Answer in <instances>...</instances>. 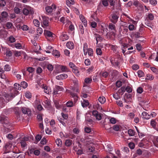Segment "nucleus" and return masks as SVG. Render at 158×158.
Segmentation results:
<instances>
[{
    "mask_svg": "<svg viewBox=\"0 0 158 158\" xmlns=\"http://www.w3.org/2000/svg\"><path fill=\"white\" fill-rule=\"evenodd\" d=\"M23 12L24 15H27L29 14H33L34 13V11L33 8L31 7L28 6L23 9Z\"/></svg>",
    "mask_w": 158,
    "mask_h": 158,
    "instance_id": "f257e3e1",
    "label": "nucleus"
},
{
    "mask_svg": "<svg viewBox=\"0 0 158 158\" xmlns=\"http://www.w3.org/2000/svg\"><path fill=\"white\" fill-rule=\"evenodd\" d=\"M56 69L58 70H57L58 73L61 72H69V69L66 66L59 65L57 66Z\"/></svg>",
    "mask_w": 158,
    "mask_h": 158,
    "instance_id": "f03ea898",
    "label": "nucleus"
},
{
    "mask_svg": "<svg viewBox=\"0 0 158 158\" xmlns=\"http://www.w3.org/2000/svg\"><path fill=\"white\" fill-rule=\"evenodd\" d=\"M56 6L55 4H52L51 6H47L45 8V10L47 14L51 13L53 10H55Z\"/></svg>",
    "mask_w": 158,
    "mask_h": 158,
    "instance_id": "7ed1b4c3",
    "label": "nucleus"
},
{
    "mask_svg": "<svg viewBox=\"0 0 158 158\" xmlns=\"http://www.w3.org/2000/svg\"><path fill=\"white\" fill-rule=\"evenodd\" d=\"M8 14L6 11H3L1 13V16H0V22H6L8 20Z\"/></svg>",
    "mask_w": 158,
    "mask_h": 158,
    "instance_id": "20e7f679",
    "label": "nucleus"
},
{
    "mask_svg": "<svg viewBox=\"0 0 158 158\" xmlns=\"http://www.w3.org/2000/svg\"><path fill=\"white\" fill-rule=\"evenodd\" d=\"M93 115L95 117L96 119L99 121L102 118V114L99 113L96 110H93L92 111Z\"/></svg>",
    "mask_w": 158,
    "mask_h": 158,
    "instance_id": "39448f33",
    "label": "nucleus"
},
{
    "mask_svg": "<svg viewBox=\"0 0 158 158\" xmlns=\"http://www.w3.org/2000/svg\"><path fill=\"white\" fill-rule=\"evenodd\" d=\"M12 146V144L10 143H6L3 148L4 153H7L10 152Z\"/></svg>",
    "mask_w": 158,
    "mask_h": 158,
    "instance_id": "423d86ee",
    "label": "nucleus"
},
{
    "mask_svg": "<svg viewBox=\"0 0 158 158\" xmlns=\"http://www.w3.org/2000/svg\"><path fill=\"white\" fill-rule=\"evenodd\" d=\"M29 138L28 137L25 136L22 138L20 141L21 146L23 147H25L27 145L26 142L29 141Z\"/></svg>",
    "mask_w": 158,
    "mask_h": 158,
    "instance_id": "0eeeda50",
    "label": "nucleus"
},
{
    "mask_svg": "<svg viewBox=\"0 0 158 158\" xmlns=\"http://www.w3.org/2000/svg\"><path fill=\"white\" fill-rule=\"evenodd\" d=\"M64 90L63 87L59 85H56L55 87L53 92V95H56L58 94V92L63 91Z\"/></svg>",
    "mask_w": 158,
    "mask_h": 158,
    "instance_id": "6e6552de",
    "label": "nucleus"
},
{
    "mask_svg": "<svg viewBox=\"0 0 158 158\" xmlns=\"http://www.w3.org/2000/svg\"><path fill=\"white\" fill-rule=\"evenodd\" d=\"M40 87L44 89V92L47 94H49L51 92V90L50 87L47 86L44 84L41 85Z\"/></svg>",
    "mask_w": 158,
    "mask_h": 158,
    "instance_id": "1a4fd4ad",
    "label": "nucleus"
},
{
    "mask_svg": "<svg viewBox=\"0 0 158 158\" xmlns=\"http://www.w3.org/2000/svg\"><path fill=\"white\" fill-rule=\"evenodd\" d=\"M59 21L63 24H66V25L69 24V23H71V21L69 19L64 17H62L60 18Z\"/></svg>",
    "mask_w": 158,
    "mask_h": 158,
    "instance_id": "9d476101",
    "label": "nucleus"
},
{
    "mask_svg": "<svg viewBox=\"0 0 158 158\" xmlns=\"http://www.w3.org/2000/svg\"><path fill=\"white\" fill-rule=\"evenodd\" d=\"M42 23L45 26H47L48 25V17L43 15L42 16Z\"/></svg>",
    "mask_w": 158,
    "mask_h": 158,
    "instance_id": "9b49d317",
    "label": "nucleus"
},
{
    "mask_svg": "<svg viewBox=\"0 0 158 158\" xmlns=\"http://www.w3.org/2000/svg\"><path fill=\"white\" fill-rule=\"evenodd\" d=\"M111 18V21L114 23H115L117 22L119 16L115 14H113L112 15Z\"/></svg>",
    "mask_w": 158,
    "mask_h": 158,
    "instance_id": "f8f14e48",
    "label": "nucleus"
},
{
    "mask_svg": "<svg viewBox=\"0 0 158 158\" xmlns=\"http://www.w3.org/2000/svg\"><path fill=\"white\" fill-rule=\"evenodd\" d=\"M68 77L67 75L65 73L58 75L56 77V78L59 80L64 79Z\"/></svg>",
    "mask_w": 158,
    "mask_h": 158,
    "instance_id": "ddd939ff",
    "label": "nucleus"
},
{
    "mask_svg": "<svg viewBox=\"0 0 158 158\" xmlns=\"http://www.w3.org/2000/svg\"><path fill=\"white\" fill-rule=\"evenodd\" d=\"M108 27L109 29L111 31L113 34L115 33L116 32V28L115 25L112 23H110L109 24Z\"/></svg>",
    "mask_w": 158,
    "mask_h": 158,
    "instance_id": "4468645a",
    "label": "nucleus"
},
{
    "mask_svg": "<svg viewBox=\"0 0 158 158\" xmlns=\"http://www.w3.org/2000/svg\"><path fill=\"white\" fill-rule=\"evenodd\" d=\"M110 61L112 64L114 66L118 67L120 64V62L118 61V59L116 58L114 59V60L111 59Z\"/></svg>",
    "mask_w": 158,
    "mask_h": 158,
    "instance_id": "2eb2a0df",
    "label": "nucleus"
},
{
    "mask_svg": "<svg viewBox=\"0 0 158 158\" xmlns=\"http://www.w3.org/2000/svg\"><path fill=\"white\" fill-rule=\"evenodd\" d=\"M21 110L23 113L24 114H29L31 112L30 109L25 107H22Z\"/></svg>",
    "mask_w": 158,
    "mask_h": 158,
    "instance_id": "dca6fc26",
    "label": "nucleus"
},
{
    "mask_svg": "<svg viewBox=\"0 0 158 158\" xmlns=\"http://www.w3.org/2000/svg\"><path fill=\"white\" fill-rule=\"evenodd\" d=\"M44 34L45 36L47 37H52L53 34L49 31L45 30L44 31Z\"/></svg>",
    "mask_w": 158,
    "mask_h": 158,
    "instance_id": "f3484780",
    "label": "nucleus"
},
{
    "mask_svg": "<svg viewBox=\"0 0 158 158\" xmlns=\"http://www.w3.org/2000/svg\"><path fill=\"white\" fill-rule=\"evenodd\" d=\"M0 121L1 123L3 124H7L8 123L7 118L4 116L1 117Z\"/></svg>",
    "mask_w": 158,
    "mask_h": 158,
    "instance_id": "a211bd4d",
    "label": "nucleus"
},
{
    "mask_svg": "<svg viewBox=\"0 0 158 158\" xmlns=\"http://www.w3.org/2000/svg\"><path fill=\"white\" fill-rule=\"evenodd\" d=\"M60 38L62 41H64L69 39V36L67 34H63L60 35Z\"/></svg>",
    "mask_w": 158,
    "mask_h": 158,
    "instance_id": "6ab92c4d",
    "label": "nucleus"
},
{
    "mask_svg": "<svg viewBox=\"0 0 158 158\" xmlns=\"http://www.w3.org/2000/svg\"><path fill=\"white\" fill-rule=\"evenodd\" d=\"M94 36L96 40L97 44H98V41H101L102 40V38L98 34H94Z\"/></svg>",
    "mask_w": 158,
    "mask_h": 158,
    "instance_id": "aec40b11",
    "label": "nucleus"
},
{
    "mask_svg": "<svg viewBox=\"0 0 158 158\" xmlns=\"http://www.w3.org/2000/svg\"><path fill=\"white\" fill-rule=\"evenodd\" d=\"M66 46L68 48L71 49H72L74 48V44L71 41L67 42Z\"/></svg>",
    "mask_w": 158,
    "mask_h": 158,
    "instance_id": "412c9836",
    "label": "nucleus"
},
{
    "mask_svg": "<svg viewBox=\"0 0 158 158\" xmlns=\"http://www.w3.org/2000/svg\"><path fill=\"white\" fill-rule=\"evenodd\" d=\"M143 118L146 119H148L151 118V116L150 114L147 113L146 112H143L142 114Z\"/></svg>",
    "mask_w": 158,
    "mask_h": 158,
    "instance_id": "4be33fe9",
    "label": "nucleus"
},
{
    "mask_svg": "<svg viewBox=\"0 0 158 158\" xmlns=\"http://www.w3.org/2000/svg\"><path fill=\"white\" fill-rule=\"evenodd\" d=\"M82 106L83 107H86L89 105V102L88 100L83 99V101H81Z\"/></svg>",
    "mask_w": 158,
    "mask_h": 158,
    "instance_id": "5701e85b",
    "label": "nucleus"
},
{
    "mask_svg": "<svg viewBox=\"0 0 158 158\" xmlns=\"http://www.w3.org/2000/svg\"><path fill=\"white\" fill-rule=\"evenodd\" d=\"M54 105L56 109H60L61 108V103L60 104L59 101L57 100H54L53 101Z\"/></svg>",
    "mask_w": 158,
    "mask_h": 158,
    "instance_id": "b1692460",
    "label": "nucleus"
},
{
    "mask_svg": "<svg viewBox=\"0 0 158 158\" xmlns=\"http://www.w3.org/2000/svg\"><path fill=\"white\" fill-rule=\"evenodd\" d=\"M80 18L82 23H83L84 25L86 27L87 25V21L84 17L81 15H80Z\"/></svg>",
    "mask_w": 158,
    "mask_h": 158,
    "instance_id": "393cba45",
    "label": "nucleus"
},
{
    "mask_svg": "<svg viewBox=\"0 0 158 158\" xmlns=\"http://www.w3.org/2000/svg\"><path fill=\"white\" fill-rule=\"evenodd\" d=\"M98 100L101 104H103L105 102L106 99L103 96H101L98 98Z\"/></svg>",
    "mask_w": 158,
    "mask_h": 158,
    "instance_id": "a878e982",
    "label": "nucleus"
},
{
    "mask_svg": "<svg viewBox=\"0 0 158 158\" xmlns=\"http://www.w3.org/2000/svg\"><path fill=\"white\" fill-rule=\"evenodd\" d=\"M66 3L67 5L70 7L71 5H73L75 3L74 0H67L66 1Z\"/></svg>",
    "mask_w": 158,
    "mask_h": 158,
    "instance_id": "bb28decb",
    "label": "nucleus"
},
{
    "mask_svg": "<svg viewBox=\"0 0 158 158\" xmlns=\"http://www.w3.org/2000/svg\"><path fill=\"white\" fill-rule=\"evenodd\" d=\"M72 141L70 139H67L65 142V145L66 146L69 147L72 144Z\"/></svg>",
    "mask_w": 158,
    "mask_h": 158,
    "instance_id": "cd10ccee",
    "label": "nucleus"
},
{
    "mask_svg": "<svg viewBox=\"0 0 158 158\" xmlns=\"http://www.w3.org/2000/svg\"><path fill=\"white\" fill-rule=\"evenodd\" d=\"M135 132L134 131L131 129H129L128 131V134L130 136H133L135 135Z\"/></svg>",
    "mask_w": 158,
    "mask_h": 158,
    "instance_id": "c85d7f7f",
    "label": "nucleus"
},
{
    "mask_svg": "<svg viewBox=\"0 0 158 158\" xmlns=\"http://www.w3.org/2000/svg\"><path fill=\"white\" fill-rule=\"evenodd\" d=\"M137 74L138 77H141L144 76V74L143 72L141 70H139L137 71Z\"/></svg>",
    "mask_w": 158,
    "mask_h": 158,
    "instance_id": "c756f323",
    "label": "nucleus"
},
{
    "mask_svg": "<svg viewBox=\"0 0 158 158\" xmlns=\"http://www.w3.org/2000/svg\"><path fill=\"white\" fill-rule=\"evenodd\" d=\"M79 33H81L82 35L84 33V31L83 25L82 24H80L79 26Z\"/></svg>",
    "mask_w": 158,
    "mask_h": 158,
    "instance_id": "7c9ffc66",
    "label": "nucleus"
},
{
    "mask_svg": "<svg viewBox=\"0 0 158 158\" xmlns=\"http://www.w3.org/2000/svg\"><path fill=\"white\" fill-rule=\"evenodd\" d=\"M111 6H112V9L113 10L114 9V6L115 5V1L114 0H108Z\"/></svg>",
    "mask_w": 158,
    "mask_h": 158,
    "instance_id": "2f4dec72",
    "label": "nucleus"
},
{
    "mask_svg": "<svg viewBox=\"0 0 158 158\" xmlns=\"http://www.w3.org/2000/svg\"><path fill=\"white\" fill-rule=\"evenodd\" d=\"M36 32L37 35H40L43 32V30L41 27H38L36 29Z\"/></svg>",
    "mask_w": 158,
    "mask_h": 158,
    "instance_id": "473e14b6",
    "label": "nucleus"
},
{
    "mask_svg": "<svg viewBox=\"0 0 158 158\" xmlns=\"http://www.w3.org/2000/svg\"><path fill=\"white\" fill-rule=\"evenodd\" d=\"M88 55L90 56H92L93 55V51L91 48H88L87 50Z\"/></svg>",
    "mask_w": 158,
    "mask_h": 158,
    "instance_id": "72a5a7b5",
    "label": "nucleus"
},
{
    "mask_svg": "<svg viewBox=\"0 0 158 158\" xmlns=\"http://www.w3.org/2000/svg\"><path fill=\"white\" fill-rule=\"evenodd\" d=\"M57 120L60 123L64 126H66L65 123L64 122V120L61 118L60 117H57Z\"/></svg>",
    "mask_w": 158,
    "mask_h": 158,
    "instance_id": "f704fd0d",
    "label": "nucleus"
},
{
    "mask_svg": "<svg viewBox=\"0 0 158 158\" xmlns=\"http://www.w3.org/2000/svg\"><path fill=\"white\" fill-rule=\"evenodd\" d=\"M53 55L57 57H59L60 56V53L59 51L57 50H55L53 51Z\"/></svg>",
    "mask_w": 158,
    "mask_h": 158,
    "instance_id": "c9c22d12",
    "label": "nucleus"
},
{
    "mask_svg": "<svg viewBox=\"0 0 158 158\" xmlns=\"http://www.w3.org/2000/svg\"><path fill=\"white\" fill-rule=\"evenodd\" d=\"M27 86V83L25 81H22L21 83V86L24 89L26 88Z\"/></svg>",
    "mask_w": 158,
    "mask_h": 158,
    "instance_id": "e433bc0d",
    "label": "nucleus"
},
{
    "mask_svg": "<svg viewBox=\"0 0 158 158\" xmlns=\"http://www.w3.org/2000/svg\"><path fill=\"white\" fill-rule=\"evenodd\" d=\"M66 106L68 107H71L73 106V104L72 101H69L66 103Z\"/></svg>",
    "mask_w": 158,
    "mask_h": 158,
    "instance_id": "4c0bfd02",
    "label": "nucleus"
},
{
    "mask_svg": "<svg viewBox=\"0 0 158 158\" xmlns=\"http://www.w3.org/2000/svg\"><path fill=\"white\" fill-rule=\"evenodd\" d=\"M6 27L8 29L11 28L13 27V24L10 22H8L6 24Z\"/></svg>",
    "mask_w": 158,
    "mask_h": 158,
    "instance_id": "58836bf2",
    "label": "nucleus"
},
{
    "mask_svg": "<svg viewBox=\"0 0 158 158\" xmlns=\"http://www.w3.org/2000/svg\"><path fill=\"white\" fill-rule=\"evenodd\" d=\"M4 69L5 71H9L10 70L11 68L9 65L6 64L4 66Z\"/></svg>",
    "mask_w": 158,
    "mask_h": 158,
    "instance_id": "ea45409f",
    "label": "nucleus"
},
{
    "mask_svg": "<svg viewBox=\"0 0 158 158\" xmlns=\"http://www.w3.org/2000/svg\"><path fill=\"white\" fill-rule=\"evenodd\" d=\"M8 40L11 43H14L16 41L15 38L12 36H10L8 38Z\"/></svg>",
    "mask_w": 158,
    "mask_h": 158,
    "instance_id": "a19ab883",
    "label": "nucleus"
},
{
    "mask_svg": "<svg viewBox=\"0 0 158 158\" xmlns=\"http://www.w3.org/2000/svg\"><path fill=\"white\" fill-rule=\"evenodd\" d=\"M96 52L98 55H101L102 54V52L101 48H98L96 49Z\"/></svg>",
    "mask_w": 158,
    "mask_h": 158,
    "instance_id": "79ce46f5",
    "label": "nucleus"
},
{
    "mask_svg": "<svg viewBox=\"0 0 158 158\" xmlns=\"http://www.w3.org/2000/svg\"><path fill=\"white\" fill-rule=\"evenodd\" d=\"M56 143L58 146H61L62 144L61 140L60 139H57L56 141Z\"/></svg>",
    "mask_w": 158,
    "mask_h": 158,
    "instance_id": "37998d69",
    "label": "nucleus"
},
{
    "mask_svg": "<svg viewBox=\"0 0 158 158\" xmlns=\"http://www.w3.org/2000/svg\"><path fill=\"white\" fill-rule=\"evenodd\" d=\"M14 86L16 89L20 90L21 89V85L17 83H15L14 84Z\"/></svg>",
    "mask_w": 158,
    "mask_h": 158,
    "instance_id": "c03bdc74",
    "label": "nucleus"
},
{
    "mask_svg": "<svg viewBox=\"0 0 158 158\" xmlns=\"http://www.w3.org/2000/svg\"><path fill=\"white\" fill-rule=\"evenodd\" d=\"M27 70L30 73H32L35 70V69L31 67H28L27 68Z\"/></svg>",
    "mask_w": 158,
    "mask_h": 158,
    "instance_id": "a18cd8bd",
    "label": "nucleus"
},
{
    "mask_svg": "<svg viewBox=\"0 0 158 158\" xmlns=\"http://www.w3.org/2000/svg\"><path fill=\"white\" fill-rule=\"evenodd\" d=\"M125 87L123 86L118 90V91L119 93L123 94L125 92Z\"/></svg>",
    "mask_w": 158,
    "mask_h": 158,
    "instance_id": "49530a36",
    "label": "nucleus"
},
{
    "mask_svg": "<svg viewBox=\"0 0 158 158\" xmlns=\"http://www.w3.org/2000/svg\"><path fill=\"white\" fill-rule=\"evenodd\" d=\"M135 116V114L132 112L129 113L128 115V117L129 118V119H132Z\"/></svg>",
    "mask_w": 158,
    "mask_h": 158,
    "instance_id": "de8ad7c7",
    "label": "nucleus"
},
{
    "mask_svg": "<svg viewBox=\"0 0 158 158\" xmlns=\"http://www.w3.org/2000/svg\"><path fill=\"white\" fill-rule=\"evenodd\" d=\"M69 66L73 69H75L77 67L75 64L72 62H70L69 64Z\"/></svg>",
    "mask_w": 158,
    "mask_h": 158,
    "instance_id": "09e8293b",
    "label": "nucleus"
},
{
    "mask_svg": "<svg viewBox=\"0 0 158 158\" xmlns=\"http://www.w3.org/2000/svg\"><path fill=\"white\" fill-rule=\"evenodd\" d=\"M33 23L35 26L37 27H39L40 24V23L39 21L37 19H34L33 20Z\"/></svg>",
    "mask_w": 158,
    "mask_h": 158,
    "instance_id": "8fccbe9b",
    "label": "nucleus"
},
{
    "mask_svg": "<svg viewBox=\"0 0 158 158\" xmlns=\"http://www.w3.org/2000/svg\"><path fill=\"white\" fill-rule=\"evenodd\" d=\"M81 96L84 98H86L88 97L87 94L86 93L85 91L84 90H83L81 93Z\"/></svg>",
    "mask_w": 158,
    "mask_h": 158,
    "instance_id": "3c124183",
    "label": "nucleus"
},
{
    "mask_svg": "<svg viewBox=\"0 0 158 158\" xmlns=\"http://www.w3.org/2000/svg\"><path fill=\"white\" fill-rule=\"evenodd\" d=\"M147 17L148 19L150 20H152L154 19V16L153 15L152 13L148 14L147 15Z\"/></svg>",
    "mask_w": 158,
    "mask_h": 158,
    "instance_id": "603ef678",
    "label": "nucleus"
},
{
    "mask_svg": "<svg viewBox=\"0 0 158 158\" xmlns=\"http://www.w3.org/2000/svg\"><path fill=\"white\" fill-rule=\"evenodd\" d=\"M21 28L23 31H27L28 30L29 27L27 25H24L22 26Z\"/></svg>",
    "mask_w": 158,
    "mask_h": 158,
    "instance_id": "864d4df0",
    "label": "nucleus"
},
{
    "mask_svg": "<svg viewBox=\"0 0 158 158\" xmlns=\"http://www.w3.org/2000/svg\"><path fill=\"white\" fill-rule=\"evenodd\" d=\"M92 81L91 78L89 77H86L85 80V82L86 83H91Z\"/></svg>",
    "mask_w": 158,
    "mask_h": 158,
    "instance_id": "5fc2aeb1",
    "label": "nucleus"
},
{
    "mask_svg": "<svg viewBox=\"0 0 158 158\" xmlns=\"http://www.w3.org/2000/svg\"><path fill=\"white\" fill-rule=\"evenodd\" d=\"M151 70L156 74H158V69L154 67H151Z\"/></svg>",
    "mask_w": 158,
    "mask_h": 158,
    "instance_id": "6e6d98bb",
    "label": "nucleus"
},
{
    "mask_svg": "<svg viewBox=\"0 0 158 158\" xmlns=\"http://www.w3.org/2000/svg\"><path fill=\"white\" fill-rule=\"evenodd\" d=\"M143 91V88L141 87H138L137 89V93L140 94L142 93Z\"/></svg>",
    "mask_w": 158,
    "mask_h": 158,
    "instance_id": "4d7b16f0",
    "label": "nucleus"
},
{
    "mask_svg": "<svg viewBox=\"0 0 158 158\" xmlns=\"http://www.w3.org/2000/svg\"><path fill=\"white\" fill-rule=\"evenodd\" d=\"M126 91L128 93H131L132 91V89L130 86H127L125 88Z\"/></svg>",
    "mask_w": 158,
    "mask_h": 158,
    "instance_id": "13d9d810",
    "label": "nucleus"
},
{
    "mask_svg": "<svg viewBox=\"0 0 158 158\" xmlns=\"http://www.w3.org/2000/svg\"><path fill=\"white\" fill-rule=\"evenodd\" d=\"M102 5L105 6H107L108 5V2L107 0H103L102 1Z\"/></svg>",
    "mask_w": 158,
    "mask_h": 158,
    "instance_id": "bf43d9fd",
    "label": "nucleus"
},
{
    "mask_svg": "<svg viewBox=\"0 0 158 158\" xmlns=\"http://www.w3.org/2000/svg\"><path fill=\"white\" fill-rule=\"evenodd\" d=\"M128 28L130 31H132L134 30L135 29V26L132 24H130L128 26Z\"/></svg>",
    "mask_w": 158,
    "mask_h": 158,
    "instance_id": "052dcab7",
    "label": "nucleus"
},
{
    "mask_svg": "<svg viewBox=\"0 0 158 158\" xmlns=\"http://www.w3.org/2000/svg\"><path fill=\"white\" fill-rule=\"evenodd\" d=\"M110 122L111 123L114 124L116 123V120L114 118L112 117L110 119Z\"/></svg>",
    "mask_w": 158,
    "mask_h": 158,
    "instance_id": "680f3d73",
    "label": "nucleus"
},
{
    "mask_svg": "<svg viewBox=\"0 0 158 158\" xmlns=\"http://www.w3.org/2000/svg\"><path fill=\"white\" fill-rule=\"evenodd\" d=\"M21 53L20 51H15L14 52V55L15 56L18 57L21 56Z\"/></svg>",
    "mask_w": 158,
    "mask_h": 158,
    "instance_id": "e2e57ef3",
    "label": "nucleus"
},
{
    "mask_svg": "<svg viewBox=\"0 0 158 158\" xmlns=\"http://www.w3.org/2000/svg\"><path fill=\"white\" fill-rule=\"evenodd\" d=\"M36 73L38 74H40L42 71V69L40 67H38L36 69Z\"/></svg>",
    "mask_w": 158,
    "mask_h": 158,
    "instance_id": "0e129e2a",
    "label": "nucleus"
},
{
    "mask_svg": "<svg viewBox=\"0 0 158 158\" xmlns=\"http://www.w3.org/2000/svg\"><path fill=\"white\" fill-rule=\"evenodd\" d=\"M128 145L129 147L131 149H133L135 147L134 143L132 142L130 143H129Z\"/></svg>",
    "mask_w": 158,
    "mask_h": 158,
    "instance_id": "69168bd1",
    "label": "nucleus"
},
{
    "mask_svg": "<svg viewBox=\"0 0 158 158\" xmlns=\"http://www.w3.org/2000/svg\"><path fill=\"white\" fill-rule=\"evenodd\" d=\"M80 131L79 129L78 128L76 127L73 129V132L74 134H77Z\"/></svg>",
    "mask_w": 158,
    "mask_h": 158,
    "instance_id": "338daca9",
    "label": "nucleus"
},
{
    "mask_svg": "<svg viewBox=\"0 0 158 158\" xmlns=\"http://www.w3.org/2000/svg\"><path fill=\"white\" fill-rule=\"evenodd\" d=\"M129 45L128 44L124 43L122 44V48L126 50V48H127L129 47Z\"/></svg>",
    "mask_w": 158,
    "mask_h": 158,
    "instance_id": "774afa93",
    "label": "nucleus"
}]
</instances>
